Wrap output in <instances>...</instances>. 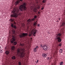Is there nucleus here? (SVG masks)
<instances>
[{
    "instance_id": "nucleus-36",
    "label": "nucleus",
    "mask_w": 65,
    "mask_h": 65,
    "mask_svg": "<svg viewBox=\"0 0 65 65\" xmlns=\"http://www.w3.org/2000/svg\"><path fill=\"white\" fill-rule=\"evenodd\" d=\"M59 22V21H58V20H57V21H56V22Z\"/></svg>"
},
{
    "instance_id": "nucleus-13",
    "label": "nucleus",
    "mask_w": 65,
    "mask_h": 65,
    "mask_svg": "<svg viewBox=\"0 0 65 65\" xmlns=\"http://www.w3.org/2000/svg\"><path fill=\"white\" fill-rule=\"evenodd\" d=\"M5 54L6 55H9V52L8 51H5Z\"/></svg>"
},
{
    "instance_id": "nucleus-44",
    "label": "nucleus",
    "mask_w": 65,
    "mask_h": 65,
    "mask_svg": "<svg viewBox=\"0 0 65 65\" xmlns=\"http://www.w3.org/2000/svg\"><path fill=\"white\" fill-rule=\"evenodd\" d=\"M50 62H51V61H50L49 62V63H50Z\"/></svg>"
},
{
    "instance_id": "nucleus-24",
    "label": "nucleus",
    "mask_w": 65,
    "mask_h": 65,
    "mask_svg": "<svg viewBox=\"0 0 65 65\" xmlns=\"http://www.w3.org/2000/svg\"><path fill=\"white\" fill-rule=\"evenodd\" d=\"M36 18H37V16H35V17H34V19H36Z\"/></svg>"
},
{
    "instance_id": "nucleus-32",
    "label": "nucleus",
    "mask_w": 65,
    "mask_h": 65,
    "mask_svg": "<svg viewBox=\"0 0 65 65\" xmlns=\"http://www.w3.org/2000/svg\"><path fill=\"white\" fill-rule=\"evenodd\" d=\"M19 1H22L23 0H18Z\"/></svg>"
},
{
    "instance_id": "nucleus-19",
    "label": "nucleus",
    "mask_w": 65,
    "mask_h": 65,
    "mask_svg": "<svg viewBox=\"0 0 65 65\" xmlns=\"http://www.w3.org/2000/svg\"><path fill=\"white\" fill-rule=\"evenodd\" d=\"M65 26V23H63L61 25V26L62 27V26Z\"/></svg>"
},
{
    "instance_id": "nucleus-25",
    "label": "nucleus",
    "mask_w": 65,
    "mask_h": 65,
    "mask_svg": "<svg viewBox=\"0 0 65 65\" xmlns=\"http://www.w3.org/2000/svg\"><path fill=\"white\" fill-rule=\"evenodd\" d=\"M43 3H45V0H44L42 1Z\"/></svg>"
},
{
    "instance_id": "nucleus-15",
    "label": "nucleus",
    "mask_w": 65,
    "mask_h": 65,
    "mask_svg": "<svg viewBox=\"0 0 65 65\" xmlns=\"http://www.w3.org/2000/svg\"><path fill=\"white\" fill-rule=\"evenodd\" d=\"M33 32L32 33H36L37 30L36 29H35L34 30H32Z\"/></svg>"
},
{
    "instance_id": "nucleus-21",
    "label": "nucleus",
    "mask_w": 65,
    "mask_h": 65,
    "mask_svg": "<svg viewBox=\"0 0 65 65\" xmlns=\"http://www.w3.org/2000/svg\"><path fill=\"white\" fill-rule=\"evenodd\" d=\"M13 21H14V20L12 19H10L9 20V21H10V22H13Z\"/></svg>"
},
{
    "instance_id": "nucleus-30",
    "label": "nucleus",
    "mask_w": 65,
    "mask_h": 65,
    "mask_svg": "<svg viewBox=\"0 0 65 65\" xmlns=\"http://www.w3.org/2000/svg\"><path fill=\"white\" fill-rule=\"evenodd\" d=\"M38 61H39V60L38 59L37 61L36 62V63H38Z\"/></svg>"
},
{
    "instance_id": "nucleus-12",
    "label": "nucleus",
    "mask_w": 65,
    "mask_h": 65,
    "mask_svg": "<svg viewBox=\"0 0 65 65\" xmlns=\"http://www.w3.org/2000/svg\"><path fill=\"white\" fill-rule=\"evenodd\" d=\"M59 51V52L60 53H62L63 52V49H60Z\"/></svg>"
},
{
    "instance_id": "nucleus-5",
    "label": "nucleus",
    "mask_w": 65,
    "mask_h": 65,
    "mask_svg": "<svg viewBox=\"0 0 65 65\" xmlns=\"http://www.w3.org/2000/svg\"><path fill=\"white\" fill-rule=\"evenodd\" d=\"M11 43L13 45H16L17 44V42L15 41V37L14 36L12 37V39L11 41Z\"/></svg>"
},
{
    "instance_id": "nucleus-42",
    "label": "nucleus",
    "mask_w": 65,
    "mask_h": 65,
    "mask_svg": "<svg viewBox=\"0 0 65 65\" xmlns=\"http://www.w3.org/2000/svg\"><path fill=\"white\" fill-rule=\"evenodd\" d=\"M31 40H32V38H31Z\"/></svg>"
},
{
    "instance_id": "nucleus-14",
    "label": "nucleus",
    "mask_w": 65,
    "mask_h": 65,
    "mask_svg": "<svg viewBox=\"0 0 65 65\" xmlns=\"http://www.w3.org/2000/svg\"><path fill=\"white\" fill-rule=\"evenodd\" d=\"M12 60H15L16 59V57L15 56H13L12 57Z\"/></svg>"
},
{
    "instance_id": "nucleus-3",
    "label": "nucleus",
    "mask_w": 65,
    "mask_h": 65,
    "mask_svg": "<svg viewBox=\"0 0 65 65\" xmlns=\"http://www.w3.org/2000/svg\"><path fill=\"white\" fill-rule=\"evenodd\" d=\"M14 25L16 24V22H14L13 24L11 23V27L12 28H14V29H13L12 30V32H13V33H14L15 32V30L17 29V27L15 25Z\"/></svg>"
},
{
    "instance_id": "nucleus-6",
    "label": "nucleus",
    "mask_w": 65,
    "mask_h": 65,
    "mask_svg": "<svg viewBox=\"0 0 65 65\" xmlns=\"http://www.w3.org/2000/svg\"><path fill=\"white\" fill-rule=\"evenodd\" d=\"M38 46H37L36 47L34 48V52H37L38 51Z\"/></svg>"
},
{
    "instance_id": "nucleus-9",
    "label": "nucleus",
    "mask_w": 65,
    "mask_h": 65,
    "mask_svg": "<svg viewBox=\"0 0 65 65\" xmlns=\"http://www.w3.org/2000/svg\"><path fill=\"white\" fill-rule=\"evenodd\" d=\"M37 21L36 20V22L35 21L34 22L33 25V26L34 27H36V25H37Z\"/></svg>"
},
{
    "instance_id": "nucleus-28",
    "label": "nucleus",
    "mask_w": 65,
    "mask_h": 65,
    "mask_svg": "<svg viewBox=\"0 0 65 65\" xmlns=\"http://www.w3.org/2000/svg\"><path fill=\"white\" fill-rule=\"evenodd\" d=\"M38 27H40V24H38L37 25Z\"/></svg>"
},
{
    "instance_id": "nucleus-33",
    "label": "nucleus",
    "mask_w": 65,
    "mask_h": 65,
    "mask_svg": "<svg viewBox=\"0 0 65 65\" xmlns=\"http://www.w3.org/2000/svg\"><path fill=\"white\" fill-rule=\"evenodd\" d=\"M40 7L39 6L38 7V9H39L40 8Z\"/></svg>"
},
{
    "instance_id": "nucleus-16",
    "label": "nucleus",
    "mask_w": 65,
    "mask_h": 65,
    "mask_svg": "<svg viewBox=\"0 0 65 65\" xmlns=\"http://www.w3.org/2000/svg\"><path fill=\"white\" fill-rule=\"evenodd\" d=\"M14 48H15V47L14 46H12L11 47V49L13 51V50H14Z\"/></svg>"
},
{
    "instance_id": "nucleus-37",
    "label": "nucleus",
    "mask_w": 65,
    "mask_h": 65,
    "mask_svg": "<svg viewBox=\"0 0 65 65\" xmlns=\"http://www.w3.org/2000/svg\"><path fill=\"white\" fill-rule=\"evenodd\" d=\"M12 33V34H15V33Z\"/></svg>"
},
{
    "instance_id": "nucleus-43",
    "label": "nucleus",
    "mask_w": 65,
    "mask_h": 65,
    "mask_svg": "<svg viewBox=\"0 0 65 65\" xmlns=\"http://www.w3.org/2000/svg\"><path fill=\"white\" fill-rule=\"evenodd\" d=\"M0 48H1V47L0 46Z\"/></svg>"
},
{
    "instance_id": "nucleus-11",
    "label": "nucleus",
    "mask_w": 65,
    "mask_h": 65,
    "mask_svg": "<svg viewBox=\"0 0 65 65\" xmlns=\"http://www.w3.org/2000/svg\"><path fill=\"white\" fill-rule=\"evenodd\" d=\"M42 56L43 57L45 58V57H46V56H47V54H44V53L43 54H42Z\"/></svg>"
},
{
    "instance_id": "nucleus-18",
    "label": "nucleus",
    "mask_w": 65,
    "mask_h": 65,
    "mask_svg": "<svg viewBox=\"0 0 65 65\" xmlns=\"http://www.w3.org/2000/svg\"><path fill=\"white\" fill-rule=\"evenodd\" d=\"M47 60L48 61H50L51 60V58H50V57H48L47 58Z\"/></svg>"
},
{
    "instance_id": "nucleus-29",
    "label": "nucleus",
    "mask_w": 65,
    "mask_h": 65,
    "mask_svg": "<svg viewBox=\"0 0 65 65\" xmlns=\"http://www.w3.org/2000/svg\"><path fill=\"white\" fill-rule=\"evenodd\" d=\"M7 47H5V50H7Z\"/></svg>"
},
{
    "instance_id": "nucleus-46",
    "label": "nucleus",
    "mask_w": 65,
    "mask_h": 65,
    "mask_svg": "<svg viewBox=\"0 0 65 65\" xmlns=\"http://www.w3.org/2000/svg\"><path fill=\"white\" fill-rule=\"evenodd\" d=\"M54 65H55V64H54Z\"/></svg>"
},
{
    "instance_id": "nucleus-10",
    "label": "nucleus",
    "mask_w": 65,
    "mask_h": 65,
    "mask_svg": "<svg viewBox=\"0 0 65 65\" xmlns=\"http://www.w3.org/2000/svg\"><path fill=\"white\" fill-rule=\"evenodd\" d=\"M27 33H23V34L20 35L21 37H24V36H27Z\"/></svg>"
},
{
    "instance_id": "nucleus-27",
    "label": "nucleus",
    "mask_w": 65,
    "mask_h": 65,
    "mask_svg": "<svg viewBox=\"0 0 65 65\" xmlns=\"http://www.w3.org/2000/svg\"><path fill=\"white\" fill-rule=\"evenodd\" d=\"M40 46L41 47H43V45H42V44L41 45H40Z\"/></svg>"
},
{
    "instance_id": "nucleus-4",
    "label": "nucleus",
    "mask_w": 65,
    "mask_h": 65,
    "mask_svg": "<svg viewBox=\"0 0 65 65\" xmlns=\"http://www.w3.org/2000/svg\"><path fill=\"white\" fill-rule=\"evenodd\" d=\"M62 36V34H59L57 35L56 36V39L57 41V42H61L62 41V40L61 39V38L60 37V36L61 37Z\"/></svg>"
},
{
    "instance_id": "nucleus-7",
    "label": "nucleus",
    "mask_w": 65,
    "mask_h": 65,
    "mask_svg": "<svg viewBox=\"0 0 65 65\" xmlns=\"http://www.w3.org/2000/svg\"><path fill=\"white\" fill-rule=\"evenodd\" d=\"M35 20V18H32L31 19H29L27 20V22H28V23H29V22H32V21H34Z\"/></svg>"
},
{
    "instance_id": "nucleus-41",
    "label": "nucleus",
    "mask_w": 65,
    "mask_h": 65,
    "mask_svg": "<svg viewBox=\"0 0 65 65\" xmlns=\"http://www.w3.org/2000/svg\"><path fill=\"white\" fill-rule=\"evenodd\" d=\"M21 45H22V46H23V44H21Z\"/></svg>"
},
{
    "instance_id": "nucleus-47",
    "label": "nucleus",
    "mask_w": 65,
    "mask_h": 65,
    "mask_svg": "<svg viewBox=\"0 0 65 65\" xmlns=\"http://www.w3.org/2000/svg\"><path fill=\"white\" fill-rule=\"evenodd\" d=\"M1 51H2V50H1Z\"/></svg>"
},
{
    "instance_id": "nucleus-38",
    "label": "nucleus",
    "mask_w": 65,
    "mask_h": 65,
    "mask_svg": "<svg viewBox=\"0 0 65 65\" xmlns=\"http://www.w3.org/2000/svg\"><path fill=\"white\" fill-rule=\"evenodd\" d=\"M11 33H9V35H10V34H11Z\"/></svg>"
},
{
    "instance_id": "nucleus-8",
    "label": "nucleus",
    "mask_w": 65,
    "mask_h": 65,
    "mask_svg": "<svg viewBox=\"0 0 65 65\" xmlns=\"http://www.w3.org/2000/svg\"><path fill=\"white\" fill-rule=\"evenodd\" d=\"M43 48L44 50L46 51L47 50V46L45 44L43 45Z\"/></svg>"
},
{
    "instance_id": "nucleus-2",
    "label": "nucleus",
    "mask_w": 65,
    "mask_h": 65,
    "mask_svg": "<svg viewBox=\"0 0 65 65\" xmlns=\"http://www.w3.org/2000/svg\"><path fill=\"white\" fill-rule=\"evenodd\" d=\"M17 55L19 56L20 57L23 58L25 56L26 54L25 53V49L24 48H22L20 49H18L17 50Z\"/></svg>"
},
{
    "instance_id": "nucleus-40",
    "label": "nucleus",
    "mask_w": 65,
    "mask_h": 65,
    "mask_svg": "<svg viewBox=\"0 0 65 65\" xmlns=\"http://www.w3.org/2000/svg\"><path fill=\"white\" fill-rule=\"evenodd\" d=\"M29 36H31V35H29Z\"/></svg>"
},
{
    "instance_id": "nucleus-20",
    "label": "nucleus",
    "mask_w": 65,
    "mask_h": 65,
    "mask_svg": "<svg viewBox=\"0 0 65 65\" xmlns=\"http://www.w3.org/2000/svg\"><path fill=\"white\" fill-rule=\"evenodd\" d=\"M18 64L19 65H21V62L20 61L18 62Z\"/></svg>"
},
{
    "instance_id": "nucleus-22",
    "label": "nucleus",
    "mask_w": 65,
    "mask_h": 65,
    "mask_svg": "<svg viewBox=\"0 0 65 65\" xmlns=\"http://www.w3.org/2000/svg\"><path fill=\"white\" fill-rule=\"evenodd\" d=\"M63 62H60V65H63Z\"/></svg>"
},
{
    "instance_id": "nucleus-45",
    "label": "nucleus",
    "mask_w": 65,
    "mask_h": 65,
    "mask_svg": "<svg viewBox=\"0 0 65 65\" xmlns=\"http://www.w3.org/2000/svg\"><path fill=\"white\" fill-rule=\"evenodd\" d=\"M0 53H1V52H0Z\"/></svg>"
},
{
    "instance_id": "nucleus-17",
    "label": "nucleus",
    "mask_w": 65,
    "mask_h": 65,
    "mask_svg": "<svg viewBox=\"0 0 65 65\" xmlns=\"http://www.w3.org/2000/svg\"><path fill=\"white\" fill-rule=\"evenodd\" d=\"M19 2L18 1H17L15 3V5H18V4H19Z\"/></svg>"
},
{
    "instance_id": "nucleus-39",
    "label": "nucleus",
    "mask_w": 65,
    "mask_h": 65,
    "mask_svg": "<svg viewBox=\"0 0 65 65\" xmlns=\"http://www.w3.org/2000/svg\"><path fill=\"white\" fill-rule=\"evenodd\" d=\"M35 12H36V11L35 10Z\"/></svg>"
},
{
    "instance_id": "nucleus-34",
    "label": "nucleus",
    "mask_w": 65,
    "mask_h": 65,
    "mask_svg": "<svg viewBox=\"0 0 65 65\" xmlns=\"http://www.w3.org/2000/svg\"><path fill=\"white\" fill-rule=\"evenodd\" d=\"M58 20H59V21H60V18H58Z\"/></svg>"
},
{
    "instance_id": "nucleus-1",
    "label": "nucleus",
    "mask_w": 65,
    "mask_h": 65,
    "mask_svg": "<svg viewBox=\"0 0 65 65\" xmlns=\"http://www.w3.org/2000/svg\"><path fill=\"white\" fill-rule=\"evenodd\" d=\"M27 4L25 3H23L22 5H21L20 6L19 9H15L12 11L13 14H11L10 15L11 17L12 18H17L19 14V11H23V9L24 10H26L27 9Z\"/></svg>"
},
{
    "instance_id": "nucleus-23",
    "label": "nucleus",
    "mask_w": 65,
    "mask_h": 65,
    "mask_svg": "<svg viewBox=\"0 0 65 65\" xmlns=\"http://www.w3.org/2000/svg\"><path fill=\"white\" fill-rule=\"evenodd\" d=\"M36 33H34L33 34V35H34V36H35V35H36Z\"/></svg>"
},
{
    "instance_id": "nucleus-26",
    "label": "nucleus",
    "mask_w": 65,
    "mask_h": 65,
    "mask_svg": "<svg viewBox=\"0 0 65 65\" xmlns=\"http://www.w3.org/2000/svg\"><path fill=\"white\" fill-rule=\"evenodd\" d=\"M61 45H62V44H61V43L59 45V46H61Z\"/></svg>"
},
{
    "instance_id": "nucleus-35",
    "label": "nucleus",
    "mask_w": 65,
    "mask_h": 65,
    "mask_svg": "<svg viewBox=\"0 0 65 65\" xmlns=\"http://www.w3.org/2000/svg\"><path fill=\"white\" fill-rule=\"evenodd\" d=\"M38 13L39 14V13H40V12H38Z\"/></svg>"
},
{
    "instance_id": "nucleus-31",
    "label": "nucleus",
    "mask_w": 65,
    "mask_h": 65,
    "mask_svg": "<svg viewBox=\"0 0 65 65\" xmlns=\"http://www.w3.org/2000/svg\"><path fill=\"white\" fill-rule=\"evenodd\" d=\"M43 9H44V8L43 7V8H42L41 9V10H43Z\"/></svg>"
}]
</instances>
